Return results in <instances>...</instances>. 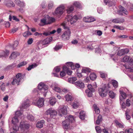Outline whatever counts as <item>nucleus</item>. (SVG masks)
Returning <instances> with one entry per match:
<instances>
[{
	"label": "nucleus",
	"mask_w": 133,
	"mask_h": 133,
	"mask_svg": "<svg viewBox=\"0 0 133 133\" xmlns=\"http://www.w3.org/2000/svg\"><path fill=\"white\" fill-rule=\"evenodd\" d=\"M90 71V69L87 68H83L82 70V73L84 75V77L87 76Z\"/></svg>",
	"instance_id": "18"
},
{
	"label": "nucleus",
	"mask_w": 133,
	"mask_h": 133,
	"mask_svg": "<svg viewBox=\"0 0 133 133\" xmlns=\"http://www.w3.org/2000/svg\"><path fill=\"white\" fill-rule=\"evenodd\" d=\"M19 127L21 129L22 131L25 133L28 131V129L29 128V125L24 122H21L20 123Z\"/></svg>",
	"instance_id": "8"
},
{
	"label": "nucleus",
	"mask_w": 133,
	"mask_h": 133,
	"mask_svg": "<svg viewBox=\"0 0 133 133\" xmlns=\"http://www.w3.org/2000/svg\"><path fill=\"white\" fill-rule=\"evenodd\" d=\"M36 126L37 128H42V121H38L36 124Z\"/></svg>",
	"instance_id": "52"
},
{
	"label": "nucleus",
	"mask_w": 133,
	"mask_h": 133,
	"mask_svg": "<svg viewBox=\"0 0 133 133\" xmlns=\"http://www.w3.org/2000/svg\"><path fill=\"white\" fill-rule=\"evenodd\" d=\"M33 41V39L32 38H29L27 41L28 44H31L32 43Z\"/></svg>",
	"instance_id": "59"
},
{
	"label": "nucleus",
	"mask_w": 133,
	"mask_h": 133,
	"mask_svg": "<svg viewBox=\"0 0 133 133\" xmlns=\"http://www.w3.org/2000/svg\"><path fill=\"white\" fill-rule=\"evenodd\" d=\"M50 38H46L44 39L42 42V48L46 46H48V44L50 42Z\"/></svg>",
	"instance_id": "20"
},
{
	"label": "nucleus",
	"mask_w": 133,
	"mask_h": 133,
	"mask_svg": "<svg viewBox=\"0 0 133 133\" xmlns=\"http://www.w3.org/2000/svg\"><path fill=\"white\" fill-rule=\"evenodd\" d=\"M78 19L76 15H75L72 17L71 15H69L67 16V20L68 22L66 23H64V24H67L66 25L68 24H69L70 23V24H72L75 22H76Z\"/></svg>",
	"instance_id": "5"
},
{
	"label": "nucleus",
	"mask_w": 133,
	"mask_h": 133,
	"mask_svg": "<svg viewBox=\"0 0 133 133\" xmlns=\"http://www.w3.org/2000/svg\"><path fill=\"white\" fill-rule=\"evenodd\" d=\"M64 70L61 72L60 74L61 77H63L65 75L66 73L64 72Z\"/></svg>",
	"instance_id": "62"
},
{
	"label": "nucleus",
	"mask_w": 133,
	"mask_h": 133,
	"mask_svg": "<svg viewBox=\"0 0 133 133\" xmlns=\"http://www.w3.org/2000/svg\"><path fill=\"white\" fill-rule=\"evenodd\" d=\"M67 64L69 66H70L72 69L74 70L76 69L75 64L72 62H68L67 63Z\"/></svg>",
	"instance_id": "32"
},
{
	"label": "nucleus",
	"mask_w": 133,
	"mask_h": 133,
	"mask_svg": "<svg viewBox=\"0 0 133 133\" xmlns=\"http://www.w3.org/2000/svg\"><path fill=\"white\" fill-rule=\"evenodd\" d=\"M28 119L30 121H33L34 120V117L31 115L29 114L27 116Z\"/></svg>",
	"instance_id": "42"
},
{
	"label": "nucleus",
	"mask_w": 133,
	"mask_h": 133,
	"mask_svg": "<svg viewBox=\"0 0 133 133\" xmlns=\"http://www.w3.org/2000/svg\"><path fill=\"white\" fill-rule=\"evenodd\" d=\"M75 120L73 116L72 115L68 116L66 118V119L63 121L62 123V127L64 129H71L70 128V122H74Z\"/></svg>",
	"instance_id": "1"
},
{
	"label": "nucleus",
	"mask_w": 133,
	"mask_h": 133,
	"mask_svg": "<svg viewBox=\"0 0 133 133\" xmlns=\"http://www.w3.org/2000/svg\"><path fill=\"white\" fill-rule=\"evenodd\" d=\"M4 3L5 5L8 7H14L15 6L14 3L10 0L5 1Z\"/></svg>",
	"instance_id": "13"
},
{
	"label": "nucleus",
	"mask_w": 133,
	"mask_h": 133,
	"mask_svg": "<svg viewBox=\"0 0 133 133\" xmlns=\"http://www.w3.org/2000/svg\"><path fill=\"white\" fill-rule=\"evenodd\" d=\"M100 77L103 78H105L107 76V74L102 72H100Z\"/></svg>",
	"instance_id": "55"
},
{
	"label": "nucleus",
	"mask_w": 133,
	"mask_h": 133,
	"mask_svg": "<svg viewBox=\"0 0 133 133\" xmlns=\"http://www.w3.org/2000/svg\"><path fill=\"white\" fill-rule=\"evenodd\" d=\"M23 76L21 73H18L16 75V78L13 79L12 82V84L13 85L17 84V85H19L23 79Z\"/></svg>",
	"instance_id": "4"
},
{
	"label": "nucleus",
	"mask_w": 133,
	"mask_h": 133,
	"mask_svg": "<svg viewBox=\"0 0 133 133\" xmlns=\"http://www.w3.org/2000/svg\"><path fill=\"white\" fill-rule=\"evenodd\" d=\"M18 42L17 41H14V43L13 46V49H15V48L18 45Z\"/></svg>",
	"instance_id": "56"
},
{
	"label": "nucleus",
	"mask_w": 133,
	"mask_h": 133,
	"mask_svg": "<svg viewBox=\"0 0 133 133\" xmlns=\"http://www.w3.org/2000/svg\"><path fill=\"white\" fill-rule=\"evenodd\" d=\"M60 68L59 66H57L55 67L54 69V71L57 72L60 71Z\"/></svg>",
	"instance_id": "54"
},
{
	"label": "nucleus",
	"mask_w": 133,
	"mask_h": 133,
	"mask_svg": "<svg viewBox=\"0 0 133 133\" xmlns=\"http://www.w3.org/2000/svg\"><path fill=\"white\" fill-rule=\"evenodd\" d=\"M112 83L114 87L116 88L118 87V83L115 80H112Z\"/></svg>",
	"instance_id": "37"
},
{
	"label": "nucleus",
	"mask_w": 133,
	"mask_h": 133,
	"mask_svg": "<svg viewBox=\"0 0 133 133\" xmlns=\"http://www.w3.org/2000/svg\"><path fill=\"white\" fill-rule=\"evenodd\" d=\"M96 77L97 76L96 74L94 73L91 74L90 75V79L92 80H95L96 79Z\"/></svg>",
	"instance_id": "35"
},
{
	"label": "nucleus",
	"mask_w": 133,
	"mask_h": 133,
	"mask_svg": "<svg viewBox=\"0 0 133 133\" xmlns=\"http://www.w3.org/2000/svg\"><path fill=\"white\" fill-rule=\"evenodd\" d=\"M13 129L14 132H16L18 130L19 127L16 125H14L13 126Z\"/></svg>",
	"instance_id": "60"
},
{
	"label": "nucleus",
	"mask_w": 133,
	"mask_h": 133,
	"mask_svg": "<svg viewBox=\"0 0 133 133\" xmlns=\"http://www.w3.org/2000/svg\"><path fill=\"white\" fill-rule=\"evenodd\" d=\"M15 3L19 6L21 7H23L25 6V3L23 2H21L19 0H15Z\"/></svg>",
	"instance_id": "21"
},
{
	"label": "nucleus",
	"mask_w": 133,
	"mask_h": 133,
	"mask_svg": "<svg viewBox=\"0 0 133 133\" xmlns=\"http://www.w3.org/2000/svg\"><path fill=\"white\" fill-rule=\"evenodd\" d=\"M111 21L115 23H123L124 22L125 20L123 18H117L112 20Z\"/></svg>",
	"instance_id": "15"
},
{
	"label": "nucleus",
	"mask_w": 133,
	"mask_h": 133,
	"mask_svg": "<svg viewBox=\"0 0 133 133\" xmlns=\"http://www.w3.org/2000/svg\"><path fill=\"white\" fill-rule=\"evenodd\" d=\"M22 115V113L20 111H17L15 112V116L18 117V118Z\"/></svg>",
	"instance_id": "50"
},
{
	"label": "nucleus",
	"mask_w": 133,
	"mask_h": 133,
	"mask_svg": "<svg viewBox=\"0 0 133 133\" xmlns=\"http://www.w3.org/2000/svg\"><path fill=\"white\" fill-rule=\"evenodd\" d=\"M48 89V87L47 85L44 83H42V92L43 93V95L45 97L46 96Z\"/></svg>",
	"instance_id": "14"
},
{
	"label": "nucleus",
	"mask_w": 133,
	"mask_h": 133,
	"mask_svg": "<svg viewBox=\"0 0 133 133\" xmlns=\"http://www.w3.org/2000/svg\"><path fill=\"white\" fill-rule=\"evenodd\" d=\"M19 121L18 117L15 116L13 117L12 120V122L13 124H16Z\"/></svg>",
	"instance_id": "27"
},
{
	"label": "nucleus",
	"mask_w": 133,
	"mask_h": 133,
	"mask_svg": "<svg viewBox=\"0 0 133 133\" xmlns=\"http://www.w3.org/2000/svg\"><path fill=\"white\" fill-rule=\"evenodd\" d=\"M77 79V78L76 77L69 78L68 79V81L70 83L74 84V83H75V82Z\"/></svg>",
	"instance_id": "30"
},
{
	"label": "nucleus",
	"mask_w": 133,
	"mask_h": 133,
	"mask_svg": "<svg viewBox=\"0 0 133 133\" xmlns=\"http://www.w3.org/2000/svg\"><path fill=\"white\" fill-rule=\"evenodd\" d=\"M55 19L52 17H50L48 15H45L42 19V26L50 24L54 22Z\"/></svg>",
	"instance_id": "3"
},
{
	"label": "nucleus",
	"mask_w": 133,
	"mask_h": 133,
	"mask_svg": "<svg viewBox=\"0 0 133 133\" xmlns=\"http://www.w3.org/2000/svg\"><path fill=\"white\" fill-rule=\"evenodd\" d=\"M63 69L64 71H66L67 74L69 75H71L72 73V71L66 66H63Z\"/></svg>",
	"instance_id": "25"
},
{
	"label": "nucleus",
	"mask_w": 133,
	"mask_h": 133,
	"mask_svg": "<svg viewBox=\"0 0 133 133\" xmlns=\"http://www.w3.org/2000/svg\"><path fill=\"white\" fill-rule=\"evenodd\" d=\"M27 63L25 61H23V62L20 63L18 64L17 65V67L18 68H20L21 67L25 65Z\"/></svg>",
	"instance_id": "43"
},
{
	"label": "nucleus",
	"mask_w": 133,
	"mask_h": 133,
	"mask_svg": "<svg viewBox=\"0 0 133 133\" xmlns=\"http://www.w3.org/2000/svg\"><path fill=\"white\" fill-rule=\"evenodd\" d=\"M114 28H116L120 30H124L125 29V28L123 26H120L116 25H114Z\"/></svg>",
	"instance_id": "39"
},
{
	"label": "nucleus",
	"mask_w": 133,
	"mask_h": 133,
	"mask_svg": "<svg viewBox=\"0 0 133 133\" xmlns=\"http://www.w3.org/2000/svg\"><path fill=\"white\" fill-rule=\"evenodd\" d=\"M133 130L131 128L126 129L125 130L124 133H133Z\"/></svg>",
	"instance_id": "47"
},
{
	"label": "nucleus",
	"mask_w": 133,
	"mask_h": 133,
	"mask_svg": "<svg viewBox=\"0 0 133 133\" xmlns=\"http://www.w3.org/2000/svg\"><path fill=\"white\" fill-rule=\"evenodd\" d=\"M52 89L58 92H60L61 91V89L58 87L55 83H53L51 86Z\"/></svg>",
	"instance_id": "17"
},
{
	"label": "nucleus",
	"mask_w": 133,
	"mask_h": 133,
	"mask_svg": "<svg viewBox=\"0 0 133 133\" xmlns=\"http://www.w3.org/2000/svg\"><path fill=\"white\" fill-rule=\"evenodd\" d=\"M54 6V4L52 2H50L48 5V7L49 9H51Z\"/></svg>",
	"instance_id": "57"
},
{
	"label": "nucleus",
	"mask_w": 133,
	"mask_h": 133,
	"mask_svg": "<svg viewBox=\"0 0 133 133\" xmlns=\"http://www.w3.org/2000/svg\"><path fill=\"white\" fill-rule=\"evenodd\" d=\"M121 89L119 90V92L121 94V95L119 97L120 103H122V102L124 101L125 99L127 97L126 94L124 92L121 90Z\"/></svg>",
	"instance_id": "12"
},
{
	"label": "nucleus",
	"mask_w": 133,
	"mask_h": 133,
	"mask_svg": "<svg viewBox=\"0 0 133 133\" xmlns=\"http://www.w3.org/2000/svg\"><path fill=\"white\" fill-rule=\"evenodd\" d=\"M29 102L28 101L26 103L25 102L22 105V107L23 108H25L29 107Z\"/></svg>",
	"instance_id": "45"
},
{
	"label": "nucleus",
	"mask_w": 133,
	"mask_h": 133,
	"mask_svg": "<svg viewBox=\"0 0 133 133\" xmlns=\"http://www.w3.org/2000/svg\"><path fill=\"white\" fill-rule=\"evenodd\" d=\"M67 24L64 23H63L62 24V25L64 29L66 30V31H65L62 35V39L64 40H69L70 35V31L69 28L66 26Z\"/></svg>",
	"instance_id": "2"
},
{
	"label": "nucleus",
	"mask_w": 133,
	"mask_h": 133,
	"mask_svg": "<svg viewBox=\"0 0 133 133\" xmlns=\"http://www.w3.org/2000/svg\"><path fill=\"white\" fill-rule=\"evenodd\" d=\"M75 84L77 86L81 88H83L84 87V84L82 81H78Z\"/></svg>",
	"instance_id": "19"
},
{
	"label": "nucleus",
	"mask_w": 133,
	"mask_h": 133,
	"mask_svg": "<svg viewBox=\"0 0 133 133\" xmlns=\"http://www.w3.org/2000/svg\"><path fill=\"white\" fill-rule=\"evenodd\" d=\"M74 9V7L72 5L67 7L66 9V12L68 14L71 13L73 12Z\"/></svg>",
	"instance_id": "23"
},
{
	"label": "nucleus",
	"mask_w": 133,
	"mask_h": 133,
	"mask_svg": "<svg viewBox=\"0 0 133 133\" xmlns=\"http://www.w3.org/2000/svg\"><path fill=\"white\" fill-rule=\"evenodd\" d=\"M119 10L118 11L117 9L115 8V10H116L118 14L122 15H123V13L125 15H127L128 12L127 10L125 8H123L121 6H119Z\"/></svg>",
	"instance_id": "9"
},
{
	"label": "nucleus",
	"mask_w": 133,
	"mask_h": 133,
	"mask_svg": "<svg viewBox=\"0 0 133 133\" xmlns=\"http://www.w3.org/2000/svg\"><path fill=\"white\" fill-rule=\"evenodd\" d=\"M115 122L116 124V126L121 128H123L124 125L123 123H121L117 120H115Z\"/></svg>",
	"instance_id": "24"
},
{
	"label": "nucleus",
	"mask_w": 133,
	"mask_h": 133,
	"mask_svg": "<svg viewBox=\"0 0 133 133\" xmlns=\"http://www.w3.org/2000/svg\"><path fill=\"white\" fill-rule=\"evenodd\" d=\"M118 37L119 38H127L128 36L127 35H123L119 36H118Z\"/></svg>",
	"instance_id": "63"
},
{
	"label": "nucleus",
	"mask_w": 133,
	"mask_h": 133,
	"mask_svg": "<svg viewBox=\"0 0 133 133\" xmlns=\"http://www.w3.org/2000/svg\"><path fill=\"white\" fill-rule=\"evenodd\" d=\"M19 55H20V54L19 52H14L11 54L10 56L9 57V58H15Z\"/></svg>",
	"instance_id": "26"
},
{
	"label": "nucleus",
	"mask_w": 133,
	"mask_h": 133,
	"mask_svg": "<svg viewBox=\"0 0 133 133\" xmlns=\"http://www.w3.org/2000/svg\"><path fill=\"white\" fill-rule=\"evenodd\" d=\"M41 101L42 98H41L39 99L37 102L36 103H33V104L35 105H37L39 108H40L41 107Z\"/></svg>",
	"instance_id": "31"
},
{
	"label": "nucleus",
	"mask_w": 133,
	"mask_h": 133,
	"mask_svg": "<svg viewBox=\"0 0 133 133\" xmlns=\"http://www.w3.org/2000/svg\"><path fill=\"white\" fill-rule=\"evenodd\" d=\"M102 120V116L100 115H99L98 117V118L96 122V124L99 125L100 123Z\"/></svg>",
	"instance_id": "41"
},
{
	"label": "nucleus",
	"mask_w": 133,
	"mask_h": 133,
	"mask_svg": "<svg viewBox=\"0 0 133 133\" xmlns=\"http://www.w3.org/2000/svg\"><path fill=\"white\" fill-rule=\"evenodd\" d=\"M85 92L88 97H91L92 96V92L94 91H91L89 89H87L85 90Z\"/></svg>",
	"instance_id": "34"
},
{
	"label": "nucleus",
	"mask_w": 133,
	"mask_h": 133,
	"mask_svg": "<svg viewBox=\"0 0 133 133\" xmlns=\"http://www.w3.org/2000/svg\"><path fill=\"white\" fill-rule=\"evenodd\" d=\"M45 114L46 115H50L51 118H55L57 116V112L52 108H50L46 111Z\"/></svg>",
	"instance_id": "6"
},
{
	"label": "nucleus",
	"mask_w": 133,
	"mask_h": 133,
	"mask_svg": "<svg viewBox=\"0 0 133 133\" xmlns=\"http://www.w3.org/2000/svg\"><path fill=\"white\" fill-rule=\"evenodd\" d=\"M85 116V113L84 111H82L79 113V118L82 120H83L84 119Z\"/></svg>",
	"instance_id": "29"
},
{
	"label": "nucleus",
	"mask_w": 133,
	"mask_h": 133,
	"mask_svg": "<svg viewBox=\"0 0 133 133\" xmlns=\"http://www.w3.org/2000/svg\"><path fill=\"white\" fill-rule=\"evenodd\" d=\"M79 103L77 101H74L72 103V107L74 109H76L78 108L79 105Z\"/></svg>",
	"instance_id": "28"
},
{
	"label": "nucleus",
	"mask_w": 133,
	"mask_h": 133,
	"mask_svg": "<svg viewBox=\"0 0 133 133\" xmlns=\"http://www.w3.org/2000/svg\"><path fill=\"white\" fill-rule=\"evenodd\" d=\"M32 35L31 33L29 31L25 32L23 33V35L24 37H27L29 35Z\"/></svg>",
	"instance_id": "44"
},
{
	"label": "nucleus",
	"mask_w": 133,
	"mask_h": 133,
	"mask_svg": "<svg viewBox=\"0 0 133 133\" xmlns=\"http://www.w3.org/2000/svg\"><path fill=\"white\" fill-rule=\"evenodd\" d=\"M59 112L61 116H62L63 114L66 115L67 112V107L65 106H63L62 108H59Z\"/></svg>",
	"instance_id": "11"
},
{
	"label": "nucleus",
	"mask_w": 133,
	"mask_h": 133,
	"mask_svg": "<svg viewBox=\"0 0 133 133\" xmlns=\"http://www.w3.org/2000/svg\"><path fill=\"white\" fill-rule=\"evenodd\" d=\"M56 102V100L55 98H53L50 100V102L51 105H53L55 104Z\"/></svg>",
	"instance_id": "38"
},
{
	"label": "nucleus",
	"mask_w": 133,
	"mask_h": 133,
	"mask_svg": "<svg viewBox=\"0 0 133 133\" xmlns=\"http://www.w3.org/2000/svg\"><path fill=\"white\" fill-rule=\"evenodd\" d=\"M83 20L85 22H91L95 21V19L94 18L87 16L83 18Z\"/></svg>",
	"instance_id": "16"
},
{
	"label": "nucleus",
	"mask_w": 133,
	"mask_h": 133,
	"mask_svg": "<svg viewBox=\"0 0 133 133\" xmlns=\"http://www.w3.org/2000/svg\"><path fill=\"white\" fill-rule=\"evenodd\" d=\"M93 107L96 113L97 114H99L100 112L99 108L97 107V105L95 104L93 105Z\"/></svg>",
	"instance_id": "33"
},
{
	"label": "nucleus",
	"mask_w": 133,
	"mask_h": 133,
	"mask_svg": "<svg viewBox=\"0 0 133 133\" xmlns=\"http://www.w3.org/2000/svg\"><path fill=\"white\" fill-rule=\"evenodd\" d=\"M66 101H71L74 100V98L72 96L69 94H67L65 97Z\"/></svg>",
	"instance_id": "22"
},
{
	"label": "nucleus",
	"mask_w": 133,
	"mask_h": 133,
	"mask_svg": "<svg viewBox=\"0 0 133 133\" xmlns=\"http://www.w3.org/2000/svg\"><path fill=\"white\" fill-rule=\"evenodd\" d=\"M77 76L79 78H80L82 77H84V75L83 74H82V72L81 73H77Z\"/></svg>",
	"instance_id": "61"
},
{
	"label": "nucleus",
	"mask_w": 133,
	"mask_h": 133,
	"mask_svg": "<svg viewBox=\"0 0 133 133\" xmlns=\"http://www.w3.org/2000/svg\"><path fill=\"white\" fill-rule=\"evenodd\" d=\"M62 48L61 46L59 45H56L54 48V49L55 51H57Z\"/></svg>",
	"instance_id": "53"
},
{
	"label": "nucleus",
	"mask_w": 133,
	"mask_h": 133,
	"mask_svg": "<svg viewBox=\"0 0 133 133\" xmlns=\"http://www.w3.org/2000/svg\"><path fill=\"white\" fill-rule=\"evenodd\" d=\"M73 4L74 5L78 8H80L81 7L80 4L78 2H74L73 3Z\"/></svg>",
	"instance_id": "48"
},
{
	"label": "nucleus",
	"mask_w": 133,
	"mask_h": 133,
	"mask_svg": "<svg viewBox=\"0 0 133 133\" xmlns=\"http://www.w3.org/2000/svg\"><path fill=\"white\" fill-rule=\"evenodd\" d=\"M4 52V55H0V57H6L5 56L8 55L9 54V51L6 50Z\"/></svg>",
	"instance_id": "46"
},
{
	"label": "nucleus",
	"mask_w": 133,
	"mask_h": 133,
	"mask_svg": "<svg viewBox=\"0 0 133 133\" xmlns=\"http://www.w3.org/2000/svg\"><path fill=\"white\" fill-rule=\"evenodd\" d=\"M108 90L106 89L105 85H104L103 86L99 88L98 89V92L99 95L102 97L105 96L107 94Z\"/></svg>",
	"instance_id": "7"
},
{
	"label": "nucleus",
	"mask_w": 133,
	"mask_h": 133,
	"mask_svg": "<svg viewBox=\"0 0 133 133\" xmlns=\"http://www.w3.org/2000/svg\"><path fill=\"white\" fill-rule=\"evenodd\" d=\"M87 87L88 88V89H89L91 91H95V89L93 88L91 84H88Z\"/></svg>",
	"instance_id": "51"
},
{
	"label": "nucleus",
	"mask_w": 133,
	"mask_h": 133,
	"mask_svg": "<svg viewBox=\"0 0 133 133\" xmlns=\"http://www.w3.org/2000/svg\"><path fill=\"white\" fill-rule=\"evenodd\" d=\"M64 9V7L63 5H61L56 9L55 13L57 15H61L63 13Z\"/></svg>",
	"instance_id": "10"
},
{
	"label": "nucleus",
	"mask_w": 133,
	"mask_h": 133,
	"mask_svg": "<svg viewBox=\"0 0 133 133\" xmlns=\"http://www.w3.org/2000/svg\"><path fill=\"white\" fill-rule=\"evenodd\" d=\"M95 129L96 132L98 133H101V128L99 126H96L95 127Z\"/></svg>",
	"instance_id": "58"
},
{
	"label": "nucleus",
	"mask_w": 133,
	"mask_h": 133,
	"mask_svg": "<svg viewBox=\"0 0 133 133\" xmlns=\"http://www.w3.org/2000/svg\"><path fill=\"white\" fill-rule=\"evenodd\" d=\"M109 94L110 97L112 98H114L116 96V94L112 91H110Z\"/></svg>",
	"instance_id": "40"
},
{
	"label": "nucleus",
	"mask_w": 133,
	"mask_h": 133,
	"mask_svg": "<svg viewBox=\"0 0 133 133\" xmlns=\"http://www.w3.org/2000/svg\"><path fill=\"white\" fill-rule=\"evenodd\" d=\"M97 11L99 14L101 13L103 11V10L101 8H98L97 9Z\"/></svg>",
	"instance_id": "64"
},
{
	"label": "nucleus",
	"mask_w": 133,
	"mask_h": 133,
	"mask_svg": "<svg viewBox=\"0 0 133 133\" xmlns=\"http://www.w3.org/2000/svg\"><path fill=\"white\" fill-rule=\"evenodd\" d=\"M37 65L35 63H34L30 65L27 68V70L28 71H30L32 69L36 67Z\"/></svg>",
	"instance_id": "36"
},
{
	"label": "nucleus",
	"mask_w": 133,
	"mask_h": 133,
	"mask_svg": "<svg viewBox=\"0 0 133 133\" xmlns=\"http://www.w3.org/2000/svg\"><path fill=\"white\" fill-rule=\"evenodd\" d=\"M117 54L120 56H122L124 54V51L123 49L121 50L118 51Z\"/></svg>",
	"instance_id": "49"
}]
</instances>
